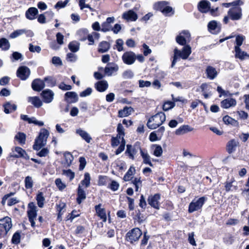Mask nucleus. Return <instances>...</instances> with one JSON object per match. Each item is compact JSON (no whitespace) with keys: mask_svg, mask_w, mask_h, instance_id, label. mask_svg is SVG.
I'll list each match as a JSON object with an SVG mask.
<instances>
[{"mask_svg":"<svg viewBox=\"0 0 249 249\" xmlns=\"http://www.w3.org/2000/svg\"><path fill=\"white\" fill-rule=\"evenodd\" d=\"M165 120L166 116L164 112H158L149 118L146 125L148 128L155 129L160 126Z\"/></svg>","mask_w":249,"mask_h":249,"instance_id":"obj_1","label":"nucleus"},{"mask_svg":"<svg viewBox=\"0 0 249 249\" xmlns=\"http://www.w3.org/2000/svg\"><path fill=\"white\" fill-rule=\"evenodd\" d=\"M191 53L192 50L190 45L183 47L181 51L176 48L174 50V56L173 60H172L171 67L173 68L179 58H181L184 60L187 59Z\"/></svg>","mask_w":249,"mask_h":249,"instance_id":"obj_2","label":"nucleus"},{"mask_svg":"<svg viewBox=\"0 0 249 249\" xmlns=\"http://www.w3.org/2000/svg\"><path fill=\"white\" fill-rule=\"evenodd\" d=\"M142 235V232L139 228H134L129 230L125 234V241L132 245H136Z\"/></svg>","mask_w":249,"mask_h":249,"instance_id":"obj_3","label":"nucleus"},{"mask_svg":"<svg viewBox=\"0 0 249 249\" xmlns=\"http://www.w3.org/2000/svg\"><path fill=\"white\" fill-rule=\"evenodd\" d=\"M37 208L33 202H30L27 206V214L31 226L32 228L36 227L35 220L37 216Z\"/></svg>","mask_w":249,"mask_h":249,"instance_id":"obj_4","label":"nucleus"},{"mask_svg":"<svg viewBox=\"0 0 249 249\" xmlns=\"http://www.w3.org/2000/svg\"><path fill=\"white\" fill-rule=\"evenodd\" d=\"M139 151H140V154H141V151H143V149L141 147V143L137 141L135 142L133 145L131 144L126 145V149L125 152V154L127 155L130 159L134 160L135 156L138 154Z\"/></svg>","mask_w":249,"mask_h":249,"instance_id":"obj_5","label":"nucleus"},{"mask_svg":"<svg viewBox=\"0 0 249 249\" xmlns=\"http://www.w3.org/2000/svg\"><path fill=\"white\" fill-rule=\"evenodd\" d=\"M12 226V220L10 217L5 216L0 219V239L6 235Z\"/></svg>","mask_w":249,"mask_h":249,"instance_id":"obj_6","label":"nucleus"},{"mask_svg":"<svg viewBox=\"0 0 249 249\" xmlns=\"http://www.w3.org/2000/svg\"><path fill=\"white\" fill-rule=\"evenodd\" d=\"M206 200L207 197L205 196H202L196 201L194 199L189 205L188 213H192L201 209Z\"/></svg>","mask_w":249,"mask_h":249,"instance_id":"obj_7","label":"nucleus"},{"mask_svg":"<svg viewBox=\"0 0 249 249\" xmlns=\"http://www.w3.org/2000/svg\"><path fill=\"white\" fill-rule=\"evenodd\" d=\"M191 35L187 30H183L176 37V41L178 44L183 47L187 46V42L190 41Z\"/></svg>","mask_w":249,"mask_h":249,"instance_id":"obj_8","label":"nucleus"},{"mask_svg":"<svg viewBox=\"0 0 249 249\" xmlns=\"http://www.w3.org/2000/svg\"><path fill=\"white\" fill-rule=\"evenodd\" d=\"M161 198V195L159 193H156L154 195H151L148 196L147 198L148 204L154 209L159 210L160 209V200Z\"/></svg>","mask_w":249,"mask_h":249,"instance_id":"obj_9","label":"nucleus"},{"mask_svg":"<svg viewBox=\"0 0 249 249\" xmlns=\"http://www.w3.org/2000/svg\"><path fill=\"white\" fill-rule=\"evenodd\" d=\"M229 18L232 20H239L242 18V9L240 7H234L228 12Z\"/></svg>","mask_w":249,"mask_h":249,"instance_id":"obj_10","label":"nucleus"},{"mask_svg":"<svg viewBox=\"0 0 249 249\" xmlns=\"http://www.w3.org/2000/svg\"><path fill=\"white\" fill-rule=\"evenodd\" d=\"M30 69L25 66H20L17 71V76L21 80H26L29 76Z\"/></svg>","mask_w":249,"mask_h":249,"instance_id":"obj_11","label":"nucleus"},{"mask_svg":"<svg viewBox=\"0 0 249 249\" xmlns=\"http://www.w3.org/2000/svg\"><path fill=\"white\" fill-rule=\"evenodd\" d=\"M122 59L125 64L131 65L135 62V53L132 51H126L123 53Z\"/></svg>","mask_w":249,"mask_h":249,"instance_id":"obj_12","label":"nucleus"},{"mask_svg":"<svg viewBox=\"0 0 249 249\" xmlns=\"http://www.w3.org/2000/svg\"><path fill=\"white\" fill-rule=\"evenodd\" d=\"M102 204L99 203L94 207L96 215L102 220L103 222H106L107 220L106 211L105 208H102Z\"/></svg>","mask_w":249,"mask_h":249,"instance_id":"obj_13","label":"nucleus"},{"mask_svg":"<svg viewBox=\"0 0 249 249\" xmlns=\"http://www.w3.org/2000/svg\"><path fill=\"white\" fill-rule=\"evenodd\" d=\"M31 86L32 89L34 91L39 92L44 88L45 83L43 79L41 80L40 78H36L32 81Z\"/></svg>","mask_w":249,"mask_h":249,"instance_id":"obj_14","label":"nucleus"},{"mask_svg":"<svg viewBox=\"0 0 249 249\" xmlns=\"http://www.w3.org/2000/svg\"><path fill=\"white\" fill-rule=\"evenodd\" d=\"M65 101L69 104L74 103L78 101V97L74 91H68L64 95Z\"/></svg>","mask_w":249,"mask_h":249,"instance_id":"obj_15","label":"nucleus"},{"mask_svg":"<svg viewBox=\"0 0 249 249\" xmlns=\"http://www.w3.org/2000/svg\"><path fill=\"white\" fill-rule=\"evenodd\" d=\"M76 203L80 205L81 204L82 201H84L86 198L87 194L86 192L84 191V189L82 188V186L80 185V184H79L76 190Z\"/></svg>","mask_w":249,"mask_h":249,"instance_id":"obj_16","label":"nucleus"},{"mask_svg":"<svg viewBox=\"0 0 249 249\" xmlns=\"http://www.w3.org/2000/svg\"><path fill=\"white\" fill-rule=\"evenodd\" d=\"M239 142L234 139L230 140L226 144V149L229 154L233 153L238 146Z\"/></svg>","mask_w":249,"mask_h":249,"instance_id":"obj_17","label":"nucleus"},{"mask_svg":"<svg viewBox=\"0 0 249 249\" xmlns=\"http://www.w3.org/2000/svg\"><path fill=\"white\" fill-rule=\"evenodd\" d=\"M38 14L37 9L34 7H31L26 11L25 17L29 20H33L36 18Z\"/></svg>","mask_w":249,"mask_h":249,"instance_id":"obj_18","label":"nucleus"},{"mask_svg":"<svg viewBox=\"0 0 249 249\" xmlns=\"http://www.w3.org/2000/svg\"><path fill=\"white\" fill-rule=\"evenodd\" d=\"M210 2L207 0H202L198 4L197 8L202 13H206L210 10Z\"/></svg>","mask_w":249,"mask_h":249,"instance_id":"obj_19","label":"nucleus"},{"mask_svg":"<svg viewBox=\"0 0 249 249\" xmlns=\"http://www.w3.org/2000/svg\"><path fill=\"white\" fill-rule=\"evenodd\" d=\"M41 95L45 103H49L52 101L54 93L51 89H46L42 91Z\"/></svg>","mask_w":249,"mask_h":249,"instance_id":"obj_20","label":"nucleus"},{"mask_svg":"<svg viewBox=\"0 0 249 249\" xmlns=\"http://www.w3.org/2000/svg\"><path fill=\"white\" fill-rule=\"evenodd\" d=\"M55 207L57 212L56 221L60 222L62 220V216L64 213V211L63 210L66 208V204L64 202H61L58 204H56Z\"/></svg>","mask_w":249,"mask_h":249,"instance_id":"obj_21","label":"nucleus"},{"mask_svg":"<svg viewBox=\"0 0 249 249\" xmlns=\"http://www.w3.org/2000/svg\"><path fill=\"white\" fill-rule=\"evenodd\" d=\"M115 20V18L113 17H108L106 21L103 22L102 24L101 31L103 32H107L111 30V23H113Z\"/></svg>","mask_w":249,"mask_h":249,"instance_id":"obj_22","label":"nucleus"},{"mask_svg":"<svg viewBox=\"0 0 249 249\" xmlns=\"http://www.w3.org/2000/svg\"><path fill=\"white\" fill-rule=\"evenodd\" d=\"M122 18L127 21H135L138 18V15L133 10H129L123 13Z\"/></svg>","mask_w":249,"mask_h":249,"instance_id":"obj_23","label":"nucleus"},{"mask_svg":"<svg viewBox=\"0 0 249 249\" xmlns=\"http://www.w3.org/2000/svg\"><path fill=\"white\" fill-rule=\"evenodd\" d=\"M236 105V101L233 98H227L221 102V107L223 108H228Z\"/></svg>","mask_w":249,"mask_h":249,"instance_id":"obj_24","label":"nucleus"},{"mask_svg":"<svg viewBox=\"0 0 249 249\" xmlns=\"http://www.w3.org/2000/svg\"><path fill=\"white\" fill-rule=\"evenodd\" d=\"M108 84L106 80H101L95 84V88L99 92H102L107 90Z\"/></svg>","mask_w":249,"mask_h":249,"instance_id":"obj_25","label":"nucleus"},{"mask_svg":"<svg viewBox=\"0 0 249 249\" xmlns=\"http://www.w3.org/2000/svg\"><path fill=\"white\" fill-rule=\"evenodd\" d=\"M133 219L134 222H137L139 224L143 223L145 220L144 215L141 213L139 209L136 210L133 213Z\"/></svg>","mask_w":249,"mask_h":249,"instance_id":"obj_26","label":"nucleus"},{"mask_svg":"<svg viewBox=\"0 0 249 249\" xmlns=\"http://www.w3.org/2000/svg\"><path fill=\"white\" fill-rule=\"evenodd\" d=\"M110 48V43L107 41H102L99 44L98 52L105 53L107 52Z\"/></svg>","mask_w":249,"mask_h":249,"instance_id":"obj_27","label":"nucleus"},{"mask_svg":"<svg viewBox=\"0 0 249 249\" xmlns=\"http://www.w3.org/2000/svg\"><path fill=\"white\" fill-rule=\"evenodd\" d=\"M234 51L235 58H239L241 60L249 58V54L246 52L242 51L241 48H237L234 50Z\"/></svg>","mask_w":249,"mask_h":249,"instance_id":"obj_28","label":"nucleus"},{"mask_svg":"<svg viewBox=\"0 0 249 249\" xmlns=\"http://www.w3.org/2000/svg\"><path fill=\"white\" fill-rule=\"evenodd\" d=\"M206 73L207 77L211 80H213L215 78L217 75V72L216 69L211 66H208L207 67L206 69Z\"/></svg>","mask_w":249,"mask_h":249,"instance_id":"obj_29","label":"nucleus"},{"mask_svg":"<svg viewBox=\"0 0 249 249\" xmlns=\"http://www.w3.org/2000/svg\"><path fill=\"white\" fill-rule=\"evenodd\" d=\"M223 121L227 125H231L233 126H239L238 122L228 115L223 117Z\"/></svg>","mask_w":249,"mask_h":249,"instance_id":"obj_30","label":"nucleus"},{"mask_svg":"<svg viewBox=\"0 0 249 249\" xmlns=\"http://www.w3.org/2000/svg\"><path fill=\"white\" fill-rule=\"evenodd\" d=\"M193 130L194 128L189 125H182L177 129L175 132L177 135H180L191 132Z\"/></svg>","mask_w":249,"mask_h":249,"instance_id":"obj_31","label":"nucleus"},{"mask_svg":"<svg viewBox=\"0 0 249 249\" xmlns=\"http://www.w3.org/2000/svg\"><path fill=\"white\" fill-rule=\"evenodd\" d=\"M135 168L133 165L131 166L123 177L124 181H129L131 180L133 178V176L135 173Z\"/></svg>","mask_w":249,"mask_h":249,"instance_id":"obj_32","label":"nucleus"},{"mask_svg":"<svg viewBox=\"0 0 249 249\" xmlns=\"http://www.w3.org/2000/svg\"><path fill=\"white\" fill-rule=\"evenodd\" d=\"M168 4V2L166 1H158L155 3L153 5V9L156 11H160L162 13Z\"/></svg>","mask_w":249,"mask_h":249,"instance_id":"obj_33","label":"nucleus"},{"mask_svg":"<svg viewBox=\"0 0 249 249\" xmlns=\"http://www.w3.org/2000/svg\"><path fill=\"white\" fill-rule=\"evenodd\" d=\"M4 108V112L6 114H9L15 111L17 108L15 104H11L9 102H6L3 105Z\"/></svg>","mask_w":249,"mask_h":249,"instance_id":"obj_34","label":"nucleus"},{"mask_svg":"<svg viewBox=\"0 0 249 249\" xmlns=\"http://www.w3.org/2000/svg\"><path fill=\"white\" fill-rule=\"evenodd\" d=\"M43 81L49 87H53L56 85V79L53 76H47L44 78Z\"/></svg>","mask_w":249,"mask_h":249,"instance_id":"obj_35","label":"nucleus"},{"mask_svg":"<svg viewBox=\"0 0 249 249\" xmlns=\"http://www.w3.org/2000/svg\"><path fill=\"white\" fill-rule=\"evenodd\" d=\"M46 142L42 139H38V137L35 139L34 144L33 145V149L35 150L38 151L42 147L45 146Z\"/></svg>","mask_w":249,"mask_h":249,"instance_id":"obj_36","label":"nucleus"},{"mask_svg":"<svg viewBox=\"0 0 249 249\" xmlns=\"http://www.w3.org/2000/svg\"><path fill=\"white\" fill-rule=\"evenodd\" d=\"M46 142L42 139H38V137L35 139L34 144L33 145V149L35 150L38 151L42 147L45 146Z\"/></svg>","mask_w":249,"mask_h":249,"instance_id":"obj_37","label":"nucleus"},{"mask_svg":"<svg viewBox=\"0 0 249 249\" xmlns=\"http://www.w3.org/2000/svg\"><path fill=\"white\" fill-rule=\"evenodd\" d=\"M76 133L80 135L82 138L87 143H89L91 140V138L89 135L85 131L79 129L76 130Z\"/></svg>","mask_w":249,"mask_h":249,"instance_id":"obj_38","label":"nucleus"},{"mask_svg":"<svg viewBox=\"0 0 249 249\" xmlns=\"http://www.w3.org/2000/svg\"><path fill=\"white\" fill-rule=\"evenodd\" d=\"M90 176L89 173L86 172L84 174V178L80 182V185L82 187L84 186L85 188H88L90 184Z\"/></svg>","mask_w":249,"mask_h":249,"instance_id":"obj_39","label":"nucleus"},{"mask_svg":"<svg viewBox=\"0 0 249 249\" xmlns=\"http://www.w3.org/2000/svg\"><path fill=\"white\" fill-rule=\"evenodd\" d=\"M37 204L39 208H43L45 202V198L42 192H38L36 197Z\"/></svg>","mask_w":249,"mask_h":249,"instance_id":"obj_40","label":"nucleus"},{"mask_svg":"<svg viewBox=\"0 0 249 249\" xmlns=\"http://www.w3.org/2000/svg\"><path fill=\"white\" fill-rule=\"evenodd\" d=\"M142 159H143V163L145 164H148L149 166L152 167L153 164L151 161L150 157L149 154L147 153V151L145 152L144 150L141 151V154Z\"/></svg>","mask_w":249,"mask_h":249,"instance_id":"obj_41","label":"nucleus"},{"mask_svg":"<svg viewBox=\"0 0 249 249\" xmlns=\"http://www.w3.org/2000/svg\"><path fill=\"white\" fill-rule=\"evenodd\" d=\"M131 109V107L125 106L123 109L118 111V116L119 118H123L129 116L130 114Z\"/></svg>","mask_w":249,"mask_h":249,"instance_id":"obj_42","label":"nucleus"},{"mask_svg":"<svg viewBox=\"0 0 249 249\" xmlns=\"http://www.w3.org/2000/svg\"><path fill=\"white\" fill-rule=\"evenodd\" d=\"M29 101L36 108H39L42 105V102L38 96L29 97Z\"/></svg>","mask_w":249,"mask_h":249,"instance_id":"obj_43","label":"nucleus"},{"mask_svg":"<svg viewBox=\"0 0 249 249\" xmlns=\"http://www.w3.org/2000/svg\"><path fill=\"white\" fill-rule=\"evenodd\" d=\"M80 44L76 41H72L69 43L68 48L72 53H75L79 50Z\"/></svg>","mask_w":249,"mask_h":249,"instance_id":"obj_44","label":"nucleus"},{"mask_svg":"<svg viewBox=\"0 0 249 249\" xmlns=\"http://www.w3.org/2000/svg\"><path fill=\"white\" fill-rule=\"evenodd\" d=\"M10 45L8 40L5 38L0 39V48L2 50L7 51L10 48Z\"/></svg>","mask_w":249,"mask_h":249,"instance_id":"obj_45","label":"nucleus"},{"mask_svg":"<svg viewBox=\"0 0 249 249\" xmlns=\"http://www.w3.org/2000/svg\"><path fill=\"white\" fill-rule=\"evenodd\" d=\"M152 147L153 148H154V150L153 152V155L156 157H160L162 154L163 150L161 146L159 144H153L152 145Z\"/></svg>","mask_w":249,"mask_h":249,"instance_id":"obj_46","label":"nucleus"},{"mask_svg":"<svg viewBox=\"0 0 249 249\" xmlns=\"http://www.w3.org/2000/svg\"><path fill=\"white\" fill-rule=\"evenodd\" d=\"M235 179L234 178H231L230 179L229 178L224 183V187L226 192H229L231 191V187H233L232 183L235 182Z\"/></svg>","mask_w":249,"mask_h":249,"instance_id":"obj_47","label":"nucleus"},{"mask_svg":"<svg viewBox=\"0 0 249 249\" xmlns=\"http://www.w3.org/2000/svg\"><path fill=\"white\" fill-rule=\"evenodd\" d=\"M15 139L18 141L20 144H24L26 142V135L23 132H18L15 136Z\"/></svg>","mask_w":249,"mask_h":249,"instance_id":"obj_48","label":"nucleus"},{"mask_svg":"<svg viewBox=\"0 0 249 249\" xmlns=\"http://www.w3.org/2000/svg\"><path fill=\"white\" fill-rule=\"evenodd\" d=\"M176 104L172 101H165L162 105V109L164 111H168L175 107Z\"/></svg>","mask_w":249,"mask_h":249,"instance_id":"obj_49","label":"nucleus"},{"mask_svg":"<svg viewBox=\"0 0 249 249\" xmlns=\"http://www.w3.org/2000/svg\"><path fill=\"white\" fill-rule=\"evenodd\" d=\"M175 13L174 9L167 5L165 8L164 9L162 14L165 17H171L173 16Z\"/></svg>","mask_w":249,"mask_h":249,"instance_id":"obj_50","label":"nucleus"},{"mask_svg":"<svg viewBox=\"0 0 249 249\" xmlns=\"http://www.w3.org/2000/svg\"><path fill=\"white\" fill-rule=\"evenodd\" d=\"M49 131L45 128H43L41 129L40 132L39 133L38 137V139H42L45 142H47V139L49 136Z\"/></svg>","mask_w":249,"mask_h":249,"instance_id":"obj_51","label":"nucleus"},{"mask_svg":"<svg viewBox=\"0 0 249 249\" xmlns=\"http://www.w3.org/2000/svg\"><path fill=\"white\" fill-rule=\"evenodd\" d=\"M244 39L245 36L242 35H238L236 36V45L234 47V50L237 49V48H240Z\"/></svg>","mask_w":249,"mask_h":249,"instance_id":"obj_52","label":"nucleus"},{"mask_svg":"<svg viewBox=\"0 0 249 249\" xmlns=\"http://www.w3.org/2000/svg\"><path fill=\"white\" fill-rule=\"evenodd\" d=\"M118 69L117 66L116 67L106 66L104 69L105 74L107 76H111L114 71H117Z\"/></svg>","mask_w":249,"mask_h":249,"instance_id":"obj_53","label":"nucleus"},{"mask_svg":"<svg viewBox=\"0 0 249 249\" xmlns=\"http://www.w3.org/2000/svg\"><path fill=\"white\" fill-rule=\"evenodd\" d=\"M15 152L17 153V154L13 155L12 156L16 158H21L23 156V154L25 153V150L18 146L15 147Z\"/></svg>","mask_w":249,"mask_h":249,"instance_id":"obj_54","label":"nucleus"},{"mask_svg":"<svg viewBox=\"0 0 249 249\" xmlns=\"http://www.w3.org/2000/svg\"><path fill=\"white\" fill-rule=\"evenodd\" d=\"M65 163L68 166H70L71 164L73 158L72 155L69 152H65L64 155Z\"/></svg>","mask_w":249,"mask_h":249,"instance_id":"obj_55","label":"nucleus"},{"mask_svg":"<svg viewBox=\"0 0 249 249\" xmlns=\"http://www.w3.org/2000/svg\"><path fill=\"white\" fill-rule=\"evenodd\" d=\"M62 174L69 178L70 181H72L75 177V173L71 169L63 170Z\"/></svg>","mask_w":249,"mask_h":249,"instance_id":"obj_56","label":"nucleus"},{"mask_svg":"<svg viewBox=\"0 0 249 249\" xmlns=\"http://www.w3.org/2000/svg\"><path fill=\"white\" fill-rule=\"evenodd\" d=\"M88 30L87 29H81L78 30V35L81 37V40H85L87 39V36L88 35Z\"/></svg>","mask_w":249,"mask_h":249,"instance_id":"obj_57","label":"nucleus"},{"mask_svg":"<svg viewBox=\"0 0 249 249\" xmlns=\"http://www.w3.org/2000/svg\"><path fill=\"white\" fill-rule=\"evenodd\" d=\"M20 234L18 231L16 232L13 235L12 238V243L13 244L18 245L20 242Z\"/></svg>","mask_w":249,"mask_h":249,"instance_id":"obj_58","label":"nucleus"},{"mask_svg":"<svg viewBox=\"0 0 249 249\" xmlns=\"http://www.w3.org/2000/svg\"><path fill=\"white\" fill-rule=\"evenodd\" d=\"M80 213L75 210H73L72 211V212L69 213L68 215L67 216L66 218L67 220H71V221H72L73 219L77 217H78L80 216Z\"/></svg>","mask_w":249,"mask_h":249,"instance_id":"obj_59","label":"nucleus"},{"mask_svg":"<svg viewBox=\"0 0 249 249\" xmlns=\"http://www.w3.org/2000/svg\"><path fill=\"white\" fill-rule=\"evenodd\" d=\"M150 238V236L147 234V232L144 231L143 233V237L141 241V247H144L148 243V240Z\"/></svg>","mask_w":249,"mask_h":249,"instance_id":"obj_60","label":"nucleus"},{"mask_svg":"<svg viewBox=\"0 0 249 249\" xmlns=\"http://www.w3.org/2000/svg\"><path fill=\"white\" fill-rule=\"evenodd\" d=\"M117 136L119 137H124L125 136L124 129L121 123H119L117 125Z\"/></svg>","mask_w":249,"mask_h":249,"instance_id":"obj_61","label":"nucleus"},{"mask_svg":"<svg viewBox=\"0 0 249 249\" xmlns=\"http://www.w3.org/2000/svg\"><path fill=\"white\" fill-rule=\"evenodd\" d=\"M55 183L60 191H62L66 187L65 184L62 182L60 178H57L55 180Z\"/></svg>","mask_w":249,"mask_h":249,"instance_id":"obj_62","label":"nucleus"},{"mask_svg":"<svg viewBox=\"0 0 249 249\" xmlns=\"http://www.w3.org/2000/svg\"><path fill=\"white\" fill-rule=\"evenodd\" d=\"M33 186V182L32 178L30 176H27L25 179V187L26 189H31Z\"/></svg>","mask_w":249,"mask_h":249,"instance_id":"obj_63","label":"nucleus"},{"mask_svg":"<svg viewBox=\"0 0 249 249\" xmlns=\"http://www.w3.org/2000/svg\"><path fill=\"white\" fill-rule=\"evenodd\" d=\"M107 177L106 176L100 175L98 177V183L99 185H106L107 183Z\"/></svg>","mask_w":249,"mask_h":249,"instance_id":"obj_64","label":"nucleus"}]
</instances>
